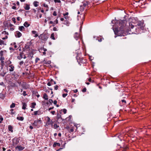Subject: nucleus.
I'll return each mask as SVG.
<instances>
[{
	"label": "nucleus",
	"mask_w": 151,
	"mask_h": 151,
	"mask_svg": "<svg viewBox=\"0 0 151 151\" xmlns=\"http://www.w3.org/2000/svg\"><path fill=\"white\" fill-rule=\"evenodd\" d=\"M50 38L53 40H54L55 39V38L54 37V33H52L51 35Z\"/></svg>",
	"instance_id": "nucleus-30"
},
{
	"label": "nucleus",
	"mask_w": 151,
	"mask_h": 151,
	"mask_svg": "<svg viewBox=\"0 0 151 151\" xmlns=\"http://www.w3.org/2000/svg\"><path fill=\"white\" fill-rule=\"evenodd\" d=\"M134 26L132 23H130L129 24V28H131L130 29L131 31L132 32V33L137 34L138 33L137 32V30L138 29H137L136 28H135V31H134V29L133 28Z\"/></svg>",
	"instance_id": "nucleus-4"
},
{
	"label": "nucleus",
	"mask_w": 151,
	"mask_h": 151,
	"mask_svg": "<svg viewBox=\"0 0 151 151\" xmlns=\"http://www.w3.org/2000/svg\"><path fill=\"white\" fill-rule=\"evenodd\" d=\"M43 50L45 52L47 51V49L46 48H43Z\"/></svg>",
	"instance_id": "nucleus-55"
},
{
	"label": "nucleus",
	"mask_w": 151,
	"mask_h": 151,
	"mask_svg": "<svg viewBox=\"0 0 151 151\" xmlns=\"http://www.w3.org/2000/svg\"><path fill=\"white\" fill-rule=\"evenodd\" d=\"M53 107H50V108H49V109H48V111H50V110H51V109H53Z\"/></svg>",
	"instance_id": "nucleus-60"
},
{
	"label": "nucleus",
	"mask_w": 151,
	"mask_h": 151,
	"mask_svg": "<svg viewBox=\"0 0 151 151\" xmlns=\"http://www.w3.org/2000/svg\"><path fill=\"white\" fill-rule=\"evenodd\" d=\"M39 2L37 1H35L33 3V4L35 7H37L38 6Z\"/></svg>",
	"instance_id": "nucleus-26"
},
{
	"label": "nucleus",
	"mask_w": 151,
	"mask_h": 151,
	"mask_svg": "<svg viewBox=\"0 0 151 151\" xmlns=\"http://www.w3.org/2000/svg\"><path fill=\"white\" fill-rule=\"evenodd\" d=\"M122 102H124V103H126V101H125L124 100V99L122 100Z\"/></svg>",
	"instance_id": "nucleus-62"
},
{
	"label": "nucleus",
	"mask_w": 151,
	"mask_h": 151,
	"mask_svg": "<svg viewBox=\"0 0 151 151\" xmlns=\"http://www.w3.org/2000/svg\"><path fill=\"white\" fill-rule=\"evenodd\" d=\"M115 21H116V20H113L111 21V23H112L113 24L115 22Z\"/></svg>",
	"instance_id": "nucleus-59"
},
{
	"label": "nucleus",
	"mask_w": 151,
	"mask_h": 151,
	"mask_svg": "<svg viewBox=\"0 0 151 151\" xmlns=\"http://www.w3.org/2000/svg\"><path fill=\"white\" fill-rule=\"evenodd\" d=\"M43 98L45 100H48V96L46 93H44L43 94Z\"/></svg>",
	"instance_id": "nucleus-20"
},
{
	"label": "nucleus",
	"mask_w": 151,
	"mask_h": 151,
	"mask_svg": "<svg viewBox=\"0 0 151 151\" xmlns=\"http://www.w3.org/2000/svg\"><path fill=\"white\" fill-rule=\"evenodd\" d=\"M60 143H57V142H55L53 145V147H55L57 146H60Z\"/></svg>",
	"instance_id": "nucleus-21"
},
{
	"label": "nucleus",
	"mask_w": 151,
	"mask_h": 151,
	"mask_svg": "<svg viewBox=\"0 0 151 151\" xmlns=\"http://www.w3.org/2000/svg\"><path fill=\"white\" fill-rule=\"evenodd\" d=\"M56 83V82L53 81V80L51 79L50 81L47 83V85L48 86H50L53 84H55Z\"/></svg>",
	"instance_id": "nucleus-8"
},
{
	"label": "nucleus",
	"mask_w": 151,
	"mask_h": 151,
	"mask_svg": "<svg viewBox=\"0 0 151 151\" xmlns=\"http://www.w3.org/2000/svg\"><path fill=\"white\" fill-rule=\"evenodd\" d=\"M67 95V93H63L62 96L63 98H65Z\"/></svg>",
	"instance_id": "nucleus-41"
},
{
	"label": "nucleus",
	"mask_w": 151,
	"mask_h": 151,
	"mask_svg": "<svg viewBox=\"0 0 151 151\" xmlns=\"http://www.w3.org/2000/svg\"><path fill=\"white\" fill-rule=\"evenodd\" d=\"M54 128L56 129L59 127V126H58L56 124H54Z\"/></svg>",
	"instance_id": "nucleus-38"
},
{
	"label": "nucleus",
	"mask_w": 151,
	"mask_h": 151,
	"mask_svg": "<svg viewBox=\"0 0 151 151\" xmlns=\"http://www.w3.org/2000/svg\"><path fill=\"white\" fill-rule=\"evenodd\" d=\"M49 23L51 24H52V26H54L55 25V22H53L52 21H50Z\"/></svg>",
	"instance_id": "nucleus-33"
},
{
	"label": "nucleus",
	"mask_w": 151,
	"mask_h": 151,
	"mask_svg": "<svg viewBox=\"0 0 151 151\" xmlns=\"http://www.w3.org/2000/svg\"><path fill=\"white\" fill-rule=\"evenodd\" d=\"M12 8L13 9H16V7L15 6H12Z\"/></svg>",
	"instance_id": "nucleus-50"
},
{
	"label": "nucleus",
	"mask_w": 151,
	"mask_h": 151,
	"mask_svg": "<svg viewBox=\"0 0 151 151\" xmlns=\"http://www.w3.org/2000/svg\"><path fill=\"white\" fill-rule=\"evenodd\" d=\"M42 122L40 118L35 120L34 121V123L32 124L33 125L35 126L37 128L40 127L42 125Z\"/></svg>",
	"instance_id": "nucleus-2"
},
{
	"label": "nucleus",
	"mask_w": 151,
	"mask_h": 151,
	"mask_svg": "<svg viewBox=\"0 0 151 151\" xmlns=\"http://www.w3.org/2000/svg\"><path fill=\"white\" fill-rule=\"evenodd\" d=\"M32 34L35 35L34 37H36L38 36V35L37 34V31L33 30L32 31Z\"/></svg>",
	"instance_id": "nucleus-12"
},
{
	"label": "nucleus",
	"mask_w": 151,
	"mask_h": 151,
	"mask_svg": "<svg viewBox=\"0 0 151 151\" xmlns=\"http://www.w3.org/2000/svg\"><path fill=\"white\" fill-rule=\"evenodd\" d=\"M34 114L35 115H40L41 114V112L40 111V110H38L37 111H36L34 112Z\"/></svg>",
	"instance_id": "nucleus-13"
},
{
	"label": "nucleus",
	"mask_w": 151,
	"mask_h": 151,
	"mask_svg": "<svg viewBox=\"0 0 151 151\" xmlns=\"http://www.w3.org/2000/svg\"><path fill=\"white\" fill-rule=\"evenodd\" d=\"M3 120V118L0 115V124L2 123Z\"/></svg>",
	"instance_id": "nucleus-36"
},
{
	"label": "nucleus",
	"mask_w": 151,
	"mask_h": 151,
	"mask_svg": "<svg viewBox=\"0 0 151 151\" xmlns=\"http://www.w3.org/2000/svg\"><path fill=\"white\" fill-rule=\"evenodd\" d=\"M24 25L25 27H27L30 25V24H29L27 22H26L24 23Z\"/></svg>",
	"instance_id": "nucleus-22"
},
{
	"label": "nucleus",
	"mask_w": 151,
	"mask_h": 151,
	"mask_svg": "<svg viewBox=\"0 0 151 151\" xmlns=\"http://www.w3.org/2000/svg\"><path fill=\"white\" fill-rule=\"evenodd\" d=\"M74 37L76 40H78V39L80 38L81 37L79 33L76 32L74 34Z\"/></svg>",
	"instance_id": "nucleus-9"
},
{
	"label": "nucleus",
	"mask_w": 151,
	"mask_h": 151,
	"mask_svg": "<svg viewBox=\"0 0 151 151\" xmlns=\"http://www.w3.org/2000/svg\"><path fill=\"white\" fill-rule=\"evenodd\" d=\"M6 45L5 42L4 40L0 39V45Z\"/></svg>",
	"instance_id": "nucleus-17"
},
{
	"label": "nucleus",
	"mask_w": 151,
	"mask_h": 151,
	"mask_svg": "<svg viewBox=\"0 0 151 151\" xmlns=\"http://www.w3.org/2000/svg\"><path fill=\"white\" fill-rule=\"evenodd\" d=\"M49 102L50 104H52V103H53V101L52 99H49Z\"/></svg>",
	"instance_id": "nucleus-39"
},
{
	"label": "nucleus",
	"mask_w": 151,
	"mask_h": 151,
	"mask_svg": "<svg viewBox=\"0 0 151 151\" xmlns=\"http://www.w3.org/2000/svg\"><path fill=\"white\" fill-rule=\"evenodd\" d=\"M4 85V83L3 82L0 83V85L3 86Z\"/></svg>",
	"instance_id": "nucleus-57"
},
{
	"label": "nucleus",
	"mask_w": 151,
	"mask_h": 151,
	"mask_svg": "<svg viewBox=\"0 0 151 151\" xmlns=\"http://www.w3.org/2000/svg\"><path fill=\"white\" fill-rule=\"evenodd\" d=\"M8 38V36L7 35H6L5 37L2 38V39L3 40L7 39Z\"/></svg>",
	"instance_id": "nucleus-48"
},
{
	"label": "nucleus",
	"mask_w": 151,
	"mask_h": 151,
	"mask_svg": "<svg viewBox=\"0 0 151 151\" xmlns=\"http://www.w3.org/2000/svg\"><path fill=\"white\" fill-rule=\"evenodd\" d=\"M4 59V58L3 56H1L0 58V60L1 61V62H3V60Z\"/></svg>",
	"instance_id": "nucleus-37"
},
{
	"label": "nucleus",
	"mask_w": 151,
	"mask_h": 151,
	"mask_svg": "<svg viewBox=\"0 0 151 151\" xmlns=\"http://www.w3.org/2000/svg\"><path fill=\"white\" fill-rule=\"evenodd\" d=\"M62 111L64 114H66L67 112V110L65 109H63L62 110Z\"/></svg>",
	"instance_id": "nucleus-40"
},
{
	"label": "nucleus",
	"mask_w": 151,
	"mask_h": 151,
	"mask_svg": "<svg viewBox=\"0 0 151 151\" xmlns=\"http://www.w3.org/2000/svg\"><path fill=\"white\" fill-rule=\"evenodd\" d=\"M24 148V147L21 145H18L16 147V149L19 151L22 150Z\"/></svg>",
	"instance_id": "nucleus-11"
},
{
	"label": "nucleus",
	"mask_w": 151,
	"mask_h": 151,
	"mask_svg": "<svg viewBox=\"0 0 151 151\" xmlns=\"http://www.w3.org/2000/svg\"><path fill=\"white\" fill-rule=\"evenodd\" d=\"M53 30L54 31H57V30H58L57 28L55 27H53Z\"/></svg>",
	"instance_id": "nucleus-47"
},
{
	"label": "nucleus",
	"mask_w": 151,
	"mask_h": 151,
	"mask_svg": "<svg viewBox=\"0 0 151 151\" xmlns=\"http://www.w3.org/2000/svg\"><path fill=\"white\" fill-rule=\"evenodd\" d=\"M86 91V88H84L83 89L82 91L83 92H85Z\"/></svg>",
	"instance_id": "nucleus-54"
},
{
	"label": "nucleus",
	"mask_w": 151,
	"mask_h": 151,
	"mask_svg": "<svg viewBox=\"0 0 151 151\" xmlns=\"http://www.w3.org/2000/svg\"><path fill=\"white\" fill-rule=\"evenodd\" d=\"M55 24H57L58 23V21L57 19H56L55 21Z\"/></svg>",
	"instance_id": "nucleus-53"
},
{
	"label": "nucleus",
	"mask_w": 151,
	"mask_h": 151,
	"mask_svg": "<svg viewBox=\"0 0 151 151\" xmlns=\"http://www.w3.org/2000/svg\"><path fill=\"white\" fill-rule=\"evenodd\" d=\"M22 94L24 96H25L27 95V94L26 93V91H23Z\"/></svg>",
	"instance_id": "nucleus-45"
},
{
	"label": "nucleus",
	"mask_w": 151,
	"mask_h": 151,
	"mask_svg": "<svg viewBox=\"0 0 151 151\" xmlns=\"http://www.w3.org/2000/svg\"><path fill=\"white\" fill-rule=\"evenodd\" d=\"M23 63H24V62L23 61H22L20 62V64L22 65V64H23Z\"/></svg>",
	"instance_id": "nucleus-63"
},
{
	"label": "nucleus",
	"mask_w": 151,
	"mask_h": 151,
	"mask_svg": "<svg viewBox=\"0 0 151 151\" xmlns=\"http://www.w3.org/2000/svg\"><path fill=\"white\" fill-rule=\"evenodd\" d=\"M75 100V99H72L71 101L72 102H74Z\"/></svg>",
	"instance_id": "nucleus-64"
},
{
	"label": "nucleus",
	"mask_w": 151,
	"mask_h": 151,
	"mask_svg": "<svg viewBox=\"0 0 151 151\" xmlns=\"http://www.w3.org/2000/svg\"><path fill=\"white\" fill-rule=\"evenodd\" d=\"M21 18H20V17H18L17 18V20L18 21H19L21 19Z\"/></svg>",
	"instance_id": "nucleus-51"
},
{
	"label": "nucleus",
	"mask_w": 151,
	"mask_h": 151,
	"mask_svg": "<svg viewBox=\"0 0 151 151\" xmlns=\"http://www.w3.org/2000/svg\"><path fill=\"white\" fill-rule=\"evenodd\" d=\"M53 15L54 16H56L57 15V12L55 11L53 12Z\"/></svg>",
	"instance_id": "nucleus-44"
},
{
	"label": "nucleus",
	"mask_w": 151,
	"mask_h": 151,
	"mask_svg": "<svg viewBox=\"0 0 151 151\" xmlns=\"http://www.w3.org/2000/svg\"><path fill=\"white\" fill-rule=\"evenodd\" d=\"M58 85H56L54 86V89L55 90H57L58 89Z\"/></svg>",
	"instance_id": "nucleus-43"
},
{
	"label": "nucleus",
	"mask_w": 151,
	"mask_h": 151,
	"mask_svg": "<svg viewBox=\"0 0 151 151\" xmlns=\"http://www.w3.org/2000/svg\"><path fill=\"white\" fill-rule=\"evenodd\" d=\"M119 25L120 26L119 29L117 28V32L118 34V36H124L125 34L124 33V30L123 29V27L126 24V21L125 20H120L119 21Z\"/></svg>",
	"instance_id": "nucleus-1"
},
{
	"label": "nucleus",
	"mask_w": 151,
	"mask_h": 151,
	"mask_svg": "<svg viewBox=\"0 0 151 151\" xmlns=\"http://www.w3.org/2000/svg\"><path fill=\"white\" fill-rule=\"evenodd\" d=\"M17 119L19 120L23 121L24 120V118L22 116H18L17 117Z\"/></svg>",
	"instance_id": "nucleus-23"
},
{
	"label": "nucleus",
	"mask_w": 151,
	"mask_h": 151,
	"mask_svg": "<svg viewBox=\"0 0 151 151\" xmlns=\"http://www.w3.org/2000/svg\"><path fill=\"white\" fill-rule=\"evenodd\" d=\"M42 6L45 7V8H46L47 9L46 10V11H47L48 10V6L45 3H44L43 4H42Z\"/></svg>",
	"instance_id": "nucleus-28"
},
{
	"label": "nucleus",
	"mask_w": 151,
	"mask_h": 151,
	"mask_svg": "<svg viewBox=\"0 0 151 151\" xmlns=\"http://www.w3.org/2000/svg\"><path fill=\"white\" fill-rule=\"evenodd\" d=\"M25 9L26 10H28L30 9L29 5V4H26L24 7Z\"/></svg>",
	"instance_id": "nucleus-18"
},
{
	"label": "nucleus",
	"mask_w": 151,
	"mask_h": 151,
	"mask_svg": "<svg viewBox=\"0 0 151 151\" xmlns=\"http://www.w3.org/2000/svg\"><path fill=\"white\" fill-rule=\"evenodd\" d=\"M10 29L11 31H13L14 30V29L13 27H11V28H10Z\"/></svg>",
	"instance_id": "nucleus-56"
},
{
	"label": "nucleus",
	"mask_w": 151,
	"mask_h": 151,
	"mask_svg": "<svg viewBox=\"0 0 151 151\" xmlns=\"http://www.w3.org/2000/svg\"><path fill=\"white\" fill-rule=\"evenodd\" d=\"M144 23L143 22L139 21L138 22L136 26L138 29H140L142 30H143L144 27Z\"/></svg>",
	"instance_id": "nucleus-5"
},
{
	"label": "nucleus",
	"mask_w": 151,
	"mask_h": 151,
	"mask_svg": "<svg viewBox=\"0 0 151 151\" xmlns=\"http://www.w3.org/2000/svg\"><path fill=\"white\" fill-rule=\"evenodd\" d=\"M45 120L46 121L45 124V126H48L49 125H52L53 124V122L50 120V118L48 116H47L45 118Z\"/></svg>",
	"instance_id": "nucleus-3"
},
{
	"label": "nucleus",
	"mask_w": 151,
	"mask_h": 151,
	"mask_svg": "<svg viewBox=\"0 0 151 151\" xmlns=\"http://www.w3.org/2000/svg\"><path fill=\"white\" fill-rule=\"evenodd\" d=\"M19 29L20 31H22L24 29V28L23 26L19 27Z\"/></svg>",
	"instance_id": "nucleus-25"
},
{
	"label": "nucleus",
	"mask_w": 151,
	"mask_h": 151,
	"mask_svg": "<svg viewBox=\"0 0 151 151\" xmlns=\"http://www.w3.org/2000/svg\"><path fill=\"white\" fill-rule=\"evenodd\" d=\"M73 131H74L73 129V128H71V129H70V130L69 131V132H73Z\"/></svg>",
	"instance_id": "nucleus-46"
},
{
	"label": "nucleus",
	"mask_w": 151,
	"mask_h": 151,
	"mask_svg": "<svg viewBox=\"0 0 151 151\" xmlns=\"http://www.w3.org/2000/svg\"><path fill=\"white\" fill-rule=\"evenodd\" d=\"M2 34L6 35H8L9 33L8 32H6L5 31H4L2 32Z\"/></svg>",
	"instance_id": "nucleus-29"
},
{
	"label": "nucleus",
	"mask_w": 151,
	"mask_h": 151,
	"mask_svg": "<svg viewBox=\"0 0 151 151\" xmlns=\"http://www.w3.org/2000/svg\"><path fill=\"white\" fill-rule=\"evenodd\" d=\"M36 105V104L35 103V102L32 103L31 104V107L32 108H35V106Z\"/></svg>",
	"instance_id": "nucleus-27"
},
{
	"label": "nucleus",
	"mask_w": 151,
	"mask_h": 151,
	"mask_svg": "<svg viewBox=\"0 0 151 151\" xmlns=\"http://www.w3.org/2000/svg\"><path fill=\"white\" fill-rule=\"evenodd\" d=\"M12 20L14 23H16V19L15 18L13 17L12 18Z\"/></svg>",
	"instance_id": "nucleus-42"
},
{
	"label": "nucleus",
	"mask_w": 151,
	"mask_h": 151,
	"mask_svg": "<svg viewBox=\"0 0 151 151\" xmlns=\"http://www.w3.org/2000/svg\"><path fill=\"white\" fill-rule=\"evenodd\" d=\"M13 145L15 146L19 143V140L16 138H14L12 140Z\"/></svg>",
	"instance_id": "nucleus-7"
},
{
	"label": "nucleus",
	"mask_w": 151,
	"mask_h": 151,
	"mask_svg": "<svg viewBox=\"0 0 151 151\" xmlns=\"http://www.w3.org/2000/svg\"><path fill=\"white\" fill-rule=\"evenodd\" d=\"M15 104L14 103H12L10 106V107L11 108H13L15 107Z\"/></svg>",
	"instance_id": "nucleus-31"
},
{
	"label": "nucleus",
	"mask_w": 151,
	"mask_h": 151,
	"mask_svg": "<svg viewBox=\"0 0 151 151\" xmlns=\"http://www.w3.org/2000/svg\"><path fill=\"white\" fill-rule=\"evenodd\" d=\"M5 97L4 95L2 93H0V98L4 99Z\"/></svg>",
	"instance_id": "nucleus-32"
},
{
	"label": "nucleus",
	"mask_w": 151,
	"mask_h": 151,
	"mask_svg": "<svg viewBox=\"0 0 151 151\" xmlns=\"http://www.w3.org/2000/svg\"><path fill=\"white\" fill-rule=\"evenodd\" d=\"M23 106L22 107V109H26L27 106V104L24 102L22 103Z\"/></svg>",
	"instance_id": "nucleus-24"
},
{
	"label": "nucleus",
	"mask_w": 151,
	"mask_h": 151,
	"mask_svg": "<svg viewBox=\"0 0 151 151\" xmlns=\"http://www.w3.org/2000/svg\"><path fill=\"white\" fill-rule=\"evenodd\" d=\"M68 13L67 12L65 13H64L63 14V15L64 17V18L66 19H69V17L68 16Z\"/></svg>",
	"instance_id": "nucleus-14"
},
{
	"label": "nucleus",
	"mask_w": 151,
	"mask_h": 151,
	"mask_svg": "<svg viewBox=\"0 0 151 151\" xmlns=\"http://www.w3.org/2000/svg\"><path fill=\"white\" fill-rule=\"evenodd\" d=\"M4 51H1L0 52V55L1 56H3V54H4Z\"/></svg>",
	"instance_id": "nucleus-34"
},
{
	"label": "nucleus",
	"mask_w": 151,
	"mask_h": 151,
	"mask_svg": "<svg viewBox=\"0 0 151 151\" xmlns=\"http://www.w3.org/2000/svg\"><path fill=\"white\" fill-rule=\"evenodd\" d=\"M39 38L43 41H46L48 38L47 36L45 34H41L39 37Z\"/></svg>",
	"instance_id": "nucleus-6"
},
{
	"label": "nucleus",
	"mask_w": 151,
	"mask_h": 151,
	"mask_svg": "<svg viewBox=\"0 0 151 151\" xmlns=\"http://www.w3.org/2000/svg\"><path fill=\"white\" fill-rule=\"evenodd\" d=\"M9 70L10 71H12L14 70V68L12 65H10L9 66Z\"/></svg>",
	"instance_id": "nucleus-16"
},
{
	"label": "nucleus",
	"mask_w": 151,
	"mask_h": 151,
	"mask_svg": "<svg viewBox=\"0 0 151 151\" xmlns=\"http://www.w3.org/2000/svg\"><path fill=\"white\" fill-rule=\"evenodd\" d=\"M15 35L16 37H19L22 35V33L19 31H17L15 33Z\"/></svg>",
	"instance_id": "nucleus-10"
},
{
	"label": "nucleus",
	"mask_w": 151,
	"mask_h": 151,
	"mask_svg": "<svg viewBox=\"0 0 151 151\" xmlns=\"http://www.w3.org/2000/svg\"><path fill=\"white\" fill-rule=\"evenodd\" d=\"M53 104L54 105H56L57 101L56 100H55L53 101Z\"/></svg>",
	"instance_id": "nucleus-49"
},
{
	"label": "nucleus",
	"mask_w": 151,
	"mask_h": 151,
	"mask_svg": "<svg viewBox=\"0 0 151 151\" xmlns=\"http://www.w3.org/2000/svg\"><path fill=\"white\" fill-rule=\"evenodd\" d=\"M54 1L55 2V3H61V1L60 0H54Z\"/></svg>",
	"instance_id": "nucleus-35"
},
{
	"label": "nucleus",
	"mask_w": 151,
	"mask_h": 151,
	"mask_svg": "<svg viewBox=\"0 0 151 151\" xmlns=\"http://www.w3.org/2000/svg\"><path fill=\"white\" fill-rule=\"evenodd\" d=\"M8 128L9 130L11 132H13V127L11 125H9L8 127Z\"/></svg>",
	"instance_id": "nucleus-19"
},
{
	"label": "nucleus",
	"mask_w": 151,
	"mask_h": 151,
	"mask_svg": "<svg viewBox=\"0 0 151 151\" xmlns=\"http://www.w3.org/2000/svg\"><path fill=\"white\" fill-rule=\"evenodd\" d=\"M29 128H30L31 129H33V127L32 126H29Z\"/></svg>",
	"instance_id": "nucleus-58"
},
{
	"label": "nucleus",
	"mask_w": 151,
	"mask_h": 151,
	"mask_svg": "<svg viewBox=\"0 0 151 151\" xmlns=\"http://www.w3.org/2000/svg\"><path fill=\"white\" fill-rule=\"evenodd\" d=\"M51 113L52 115H54L55 114V111H52Z\"/></svg>",
	"instance_id": "nucleus-52"
},
{
	"label": "nucleus",
	"mask_w": 151,
	"mask_h": 151,
	"mask_svg": "<svg viewBox=\"0 0 151 151\" xmlns=\"http://www.w3.org/2000/svg\"><path fill=\"white\" fill-rule=\"evenodd\" d=\"M78 91L77 89H76V90H74V92L75 93L77 92H78Z\"/></svg>",
	"instance_id": "nucleus-61"
},
{
	"label": "nucleus",
	"mask_w": 151,
	"mask_h": 151,
	"mask_svg": "<svg viewBox=\"0 0 151 151\" xmlns=\"http://www.w3.org/2000/svg\"><path fill=\"white\" fill-rule=\"evenodd\" d=\"M11 46L12 47H14V48L16 49H17V45H16V44L15 42H13L11 43Z\"/></svg>",
	"instance_id": "nucleus-15"
}]
</instances>
